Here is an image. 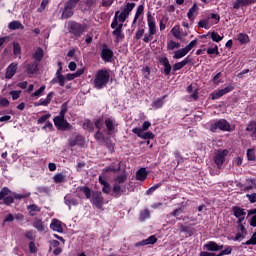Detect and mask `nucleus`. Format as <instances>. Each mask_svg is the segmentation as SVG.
<instances>
[{
	"mask_svg": "<svg viewBox=\"0 0 256 256\" xmlns=\"http://www.w3.org/2000/svg\"><path fill=\"white\" fill-rule=\"evenodd\" d=\"M111 81V73L107 69H100L96 72L93 79L94 89H105Z\"/></svg>",
	"mask_w": 256,
	"mask_h": 256,
	"instance_id": "nucleus-1",
	"label": "nucleus"
},
{
	"mask_svg": "<svg viewBox=\"0 0 256 256\" xmlns=\"http://www.w3.org/2000/svg\"><path fill=\"white\" fill-rule=\"evenodd\" d=\"M149 127H151V122L145 121L142 128H134L132 129V133H135L140 139H153V137H155L153 132H146Z\"/></svg>",
	"mask_w": 256,
	"mask_h": 256,
	"instance_id": "nucleus-2",
	"label": "nucleus"
},
{
	"mask_svg": "<svg viewBox=\"0 0 256 256\" xmlns=\"http://www.w3.org/2000/svg\"><path fill=\"white\" fill-rule=\"evenodd\" d=\"M135 9V3H127L126 6L122 9V12L116 11L114 19L119 21V23H125L129 13Z\"/></svg>",
	"mask_w": 256,
	"mask_h": 256,
	"instance_id": "nucleus-3",
	"label": "nucleus"
},
{
	"mask_svg": "<svg viewBox=\"0 0 256 256\" xmlns=\"http://www.w3.org/2000/svg\"><path fill=\"white\" fill-rule=\"evenodd\" d=\"M218 129H220V131H231L233 128H231V124H229L227 120L221 119L210 125V131L213 133H215Z\"/></svg>",
	"mask_w": 256,
	"mask_h": 256,
	"instance_id": "nucleus-4",
	"label": "nucleus"
},
{
	"mask_svg": "<svg viewBox=\"0 0 256 256\" xmlns=\"http://www.w3.org/2000/svg\"><path fill=\"white\" fill-rule=\"evenodd\" d=\"M54 125L59 129L60 131H67L71 129V124L65 120V116H56L54 118Z\"/></svg>",
	"mask_w": 256,
	"mask_h": 256,
	"instance_id": "nucleus-5",
	"label": "nucleus"
},
{
	"mask_svg": "<svg viewBox=\"0 0 256 256\" xmlns=\"http://www.w3.org/2000/svg\"><path fill=\"white\" fill-rule=\"evenodd\" d=\"M195 45H197V40H193L185 48L177 50L174 53V59H183V57H185V55H187V53H189V51H191Z\"/></svg>",
	"mask_w": 256,
	"mask_h": 256,
	"instance_id": "nucleus-6",
	"label": "nucleus"
},
{
	"mask_svg": "<svg viewBox=\"0 0 256 256\" xmlns=\"http://www.w3.org/2000/svg\"><path fill=\"white\" fill-rule=\"evenodd\" d=\"M112 29H114V31L112 32L113 35L116 37L117 41H119L120 39H123V33H122V29H123V22H119V20L114 19L112 24H111Z\"/></svg>",
	"mask_w": 256,
	"mask_h": 256,
	"instance_id": "nucleus-7",
	"label": "nucleus"
},
{
	"mask_svg": "<svg viewBox=\"0 0 256 256\" xmlns=\"http://www.w3.org/2000/svg\"><path fill=\"white\" fill-rule=\"evenodd\" d=\"M127 191V186L124 184H113L112 187V197H115L116 199H119L123 193H126Z\"/></svg>",
	"mask_w": 256,
	"mask_h": 256,
	"instance_id": "nucleus-8",
	"label": "nucleus"
},
{
	"mask_svg": "<svg viewBox=\"0 0 256 256\" xmlns=\"http://www.w3.org/2000/svg\"><path fill=\"white\" fill-rule=\"evenodd\" d=\"M231 91H233V85L230 84V85L226 86L225 88L214 91L211 94V98L213 100L221 99V97H223V95H227V93H231Z\"/></svg>",
	"mask_w": 256,
	"mask_h": 256,
	"instance_id": "nucleus-9",
	"label": "nucleus"
},
{
	"mask_svg": "<svg viewBox=\"0 0 256 256\" xmlns=\"http://www.w3.org/2000/svg\"><path fill=\"white\" fill-rule=\"evenodd\" d=\"M229 154V151L227 150H219L215 157L214 162L216 163L217 167H221L223 163H225V156Z\"/></svg>",
	"mask_w": 256,
	"mask_h": 256,
	"instance_id": "nucleus-10",
	"label": "nucleus"
},
{
	"mask_svg": "<svg viewBox=\"0 0 256 256\" xmlns=\"http://www.w3.org/2000/svg\"><path fill=\"white\" fill-rule=\"evenodd\" d=\"M92 203L97 207V209H101L103 207V203H105V200L103 199V195L101 192H95L92 196Z\"/></svg>",
	"mask_w": 256,
	"mask_h": 256,
	"instance_id": "nucleus-11",
	"label": "nucleus"
},
{
	"mask_svg": "<svg viewBox=\"0 0 256 256\" xmlns=\"http://www.w3.org/2000/svg\"><path fill=\"white\" fill-rule=\"evenodd\" d=\"M147 23L149 32L151 35H155V33H157V24L155 23V17H153L151 13L147 14Z\"/></svg>",
	"mask_w": 256,
	"mask_h": 256,
	"instance_id": "nucleus-12",
	"label": "nucleus"
},
{
	"mask_svg": "<svg viewBox=\"0 0 256 256\" xmlns=\"http://www.w3.org/2000/svg\"><path fill=\"white\" fill-rule=\"evenodd\" d=\"M233 213H234V216L238 219L239 225H243V221H245V215H246L245 210L239 207H234Z\"/></svg>",
	"mask_w": 256,
	"mask_h": 256,
	"instance_id": "nucleus-13",
	"label": "nucleus"
},
{
	"mask_svg": "<svg viewBox=\"0 0 256 256\" xmlns=\"http://www.w3.org/2000/svg\"><path fill=\"white\" fill-rule=\"evenodd\" d=\"M59 69L56 72V79L52 80V83H59L60 87H63L65 85V76L61 74V71L63 70V67L61 66V62H59Z\"/></svg>",
	"mask_w": 256,
	"mask_h": 256,
	"instance_id": "nucleus-14",
	"label": "nucleus"
},
{
	"mask_svg": "<svg viewBox=\"0 0 256 256\" xmlns=\"http://www.w3.org/2000/svg\"><path fill=\"white\" fill-rule=\"evenodd\" d=\"M252 186L247 187V191H253L252 194H247L246 197L249 199L250 203H256V182L255 180H250ZM255 190V191H254Z\"/></svg>",
	"mask_w": 256,
	"mask_h": 256,
	"instance_id": "nucleus-15",
	"label": "nucleus"
},
{
	"mask_svg": "<svg viewBox=\"0 0 256 256\" xmlns=\"http://www.w3.org/2000/svg\"><path fill=\"white\" fill-rule=\"evenodd\" d=\"M105 125L107 128V132L109 135H112V133H115L117 129V122L114 119L108 118L105 120Z\"/></svg>",
	"mask_w": 256,
	"mask_h": 256,
	"instance_id": "nucleus-16",
	"label": "nucleus"
},
{
	"mask_svg": "<svg viewBox=\"0 0 256 256\" xmlns=\"http://www.w3.org/2000/svg\"><path fill=\"white\" fill-rule=\"evenodd\" d=\"M203 247L206 251H212V252L221 251V249H223V245H218L216 242H213V241H210L204 244Z\"/></svg>",
	"mask_w": 256,
	"mask_h": 256,
	"instance_id": "nucleus-17",
	"label": "nucleus"
},
{
	"mask_svg": "<svg viewBox=\"0 0 256 256\" xmlns=\"http://www.w3.org/2000/svg\"><path fill=\"white\" fill-rule=\"evenodd\" d=\"M50 229L56 233H63V223H61V221L58 219H52Z\"/></svg>",
	"mask_w": 256,
	"mask_h": 256,
	"instance_id": "nucleus-18",
	"label": "nucleus"
},
{
	"mask_svg": "<svg viewBox=\"0 0 256 256\" xmlns=\"http://www.w3.org/2000/svg\"><path fill=\"white\" fill-rule=\"evenodd\" d=\"M15 73H17V63H11L6 69L5 78L13 79Z\"/></svg>",
	"mask_w": 256,
	"mask_h": 256,
	"instance_id": "nucleus-19",
	"label": "nucleus"
},
{
	"mask_svg": "<svg viewBox=\"0 0 256 256\" xmlns=\"http://www.w3.org/2000/svg\"><path fill=\"white\" fill-rule=\"evenodd\" d=\"M159 61L164 67L165 75H169L171 73V64L169 63V59L165 56H161L159 57Z\"/></svg>",
	"mask_w": 256,
	"mask_h": 256,
	"instance_id": "nucleus-20",
	"label": "nucleus"
},
{
	"mask_svg": "<svg viewBox=\"0 0 256 256\" xmlns=\"http://www.w3.org/2000/svg\"><path fill=\"white\" fill-rule=\"evenodd\" d=\"M112 58H113V51H111V49H109L107 46H103L102 59H104V61H107L109 63Z\"/></svg>",
	"mask_w": 256,
	"mask_h": 256,
	"instance_id": "nucleus-21",
	"label": "nucleus"
},
{
	"mask_svg": "<svg viewBox=\"0 0 256 256\" xmlns=\"http://www.w3.org/2000/svg\"><path fill=\"white\" fill-rule=\"evenodd\" d=\"M199 13V7L197 4H194L193 7L188 11L187 17L190 21H194Z\"/></svg>",
	"mask_w": 256,
	"mask_h": 256,
	"instance_id": "nucleus-22",
	"label": "nucleus"
},
{
	"mask_svg": "<svg viewBox=\"0 0 256 256\" xmlns=\"http://www.w3.org/2000/svg\"><path fill=\"white\" fill-rule=\"evenodd\" d=\"M33 227L37 229V231H45V222L39 218L34 219Z\"/></svg>",
	"mask_w": 256,
	"mask_h": 256,
	"instance_id": "nucleus-23",
	"label": "nucleus"
},
{
	"mask_svg": "<svg viewBox=\"0 0 256 256\" xmlns=\"http://www.w3.org/2000/svg\"><path fill=\"white\" fill-rule=\"evenodd\" d=\"M27 73L30 75H33L34 73H37V68L39 67V63L37 61H34L30 64H27Z\"/></svg>",
	"mask_w": 256,
	"mask_h": 256,
	"instance_id": "nucleus-24",
	"label": "nucleus"
},
{
	"mask_svg": "<svg viewBox=\"0 0 256 256\" xmlns=\"http://www.w3.org/2000/svg\"><path fill=\"white\" fill-rule=\"evenodd\" d=\"M70 145L71 147H75V145H78L79 147H83V136H76L74 138H71Z\"/></svg>",
	"mask_w": 256,
	"mask_h": 256,
	"instance_id": "nucleus-25",
	"label": "nucleus"
},
{
	"mask_svg": "<svg viewBox=\"0 0 256 256\" xmlns=\"http://www.w3.org/2000/svg\"><path fill=\"white\" fill-rule=\"evenodd\" d=\"M27 209H28L29 215H31L32 217H35V215H37V213L41 211V208L35 204L27 206Z\"/></svg>",
	"mask_w": 256,
	"mask_h": 256,
	"instance_id": "nucleus-26",
	"label": "nucleus"
},
{
	"mask_svg": "<svg viewBox=\"0 0 256 256\" xmlns=\"http://www.w3.org/2000/svg\"><path fill=\"white\" fill-rule=\"evenodd\" d=\"M136 179L137 181H145V179H147V170L145 168H141L137 171Z\"/></svg>",
	"mask_w": 256,
	"mask_h": 256,
	"instance_id": "nucleus-27",
	"label": "nucleus"
},
{
	"mask_svg": "<svg viewBox=\"0 0 256 256\" xmlns=\"http://www.w3.org/2000/svg\"><path fill=\"white\" fill-rule=\"evenodd\" d=\"M211 25H213V23L210 22L209 17L207 19L200 20L198 23V27H201L202 29H211Z\"/></svg>",
	"mask_w": 256,
	"mask_h": 256,
	"instance_id": "nucleus-28",
	"label": "nucleus"
},
{
	"mask_svg": "<svg viewBox=\"0 0 256 256\" xmlns=\"http://www.w3.org/2000/svg\"><path fill=\"white\" fill-rule=\"evenodd\" d=\"M155 243H157V238L155 236H150L139 242L138 245H155Z\"/></svg>",
	"mask_w": 256,
	"mask_h": 256,
	"instance_id": "nucleus-29",
	"label": "nucleus"
},
{
	"mask_svg": "<svg viewBox=\"0 0 256 256\" xmlns=\"http://www.w3.org/2000/svg\"><path fill=\"white\" fill-rule=\"evenodd\" d=\"M207 35H210V38L214 43H219V41H223V35H219V33L213 31L209 32Z\"/></svg>",
	"mask_w": 256,
	"mask_h": 256,
	"instance_id": "nucleus-30",
	"label": "nucleus"
},
{
	"mask_svg": "<svg viewBox=\"0 0 256 256\" xmlns=\"http://www.w3.org/2000/svg\"><path fill=\"white\" fill-rule=\"evenodd\" d=\"M44 56H45V53L39 47L36 49V51L33 54V58L35 59L36 63L37 61H41V59H43Z\"/></svg>",
	"mask_w": 256,
	"mask_h": 256,
	"instance_id": "nucleus-31",
	"label": "nucleus"
},
{
	"mask_svg": "<svg viewBox=\"0 0 256 256\" xmlns=\"http://www.w3.org/2000/svg\"><path fill=\"white\" fill-rule=\"evenodd\" d=\"M240 232L236 235L235 241H241V239H245V226L243 224L239 225Z\"/></svg>",
	"mask_w": 256,
	"mask_h": 256,
	"instance_id": "nucleus-32",
	"label": "nucleus"
},
{
	"mask_svg": "<svg viewBox=\"0 0 256 256\" xmlns=\"http://www.w3.org/2000/svg\"><path fill=\"white\" fill-rule=\"evenodd\" d=\"M187 63H189V60L184 59L181 62L174 64L173 71H179L180 69H183V67H185V65H187Z\"/></svg>",
	"mask_w": 256,
	"mask_h": 256,
	"instance_id": "nucleus-33",
	"label": "nucleus"
},
{
	"mask_svg": "<svg viewBox=\"0 0 256 256\" xmlns=\"http://www.w3.org/2000/svg\"><path fill=\"white\" fill-rule=\"evenodd\" d=\"M62 17H65L66 19H69V17H73V8L67 7V4H65V9L62 13Z\"/></svg>",
	"mask_w": 256,
	"mask_h": 256,
	"instance_id": "nucleus-34",
	"label": "nucleus"
},
{
	"mask_svg": "<svg viewBox=\"0 0 256 256\" xmlns=\"http://www.w3.org/2000/svg\"><path fill=\"white\" fill-rule=\"evenodd\" d=\"M144 10H145V7L143 5L138 6L133 23H137V19H139V17H141V15H143Z\"/></svg>",
	"mask_w": 256,
	"mask_h": 256,
	"instance_id": "nucleus-35",
	"label": "nucleus"
},
{
	"mask_svg": "<svg viewBox=\"0 0 256 256\" xmlns=\"http://www.w3.org/2000/svg\"><path fill=\"white\" fill-rule=\"evenodd\" d=\"M179 47H181V44L173 40H170L167 44V49H169L170 51H173V49H179Z\"/></svg>",
	"mask_w": 256,
	"mask_h": 256,
	"instance_id": "nucleus-36",
	"label": "nucleus"
},
{
	"mask_svg": "<svg viewBox=\"0 0 256 256\" xmlns=\"http://www.w3.org/2000/svg\"><path fill=\"white\" fill-rule=\"evenodd\" d=\"M167 96H163V98H158L153 102V107L155 109H161L163 107V99H165Z\"/></svg>",
	"mask_w": 256,
	"mask_h": 256,
	"instance_id": "nucleus-37",
	"label": "nucleus"
},
{
	"mask_svg": "<svg viewBox=\"0 0 256 256\" xmlns=\"http://www.w3.org/2000/svg\"><path fill=\"white\" fill-rule=\"evenodd\" d=\"M248 215H253L250 221L251 227H256V209L248 211Z\"/></svg>",
	"mask_w": 256,
	"mask_h": 256,
	"instance_id": "nucleus-38",
	"label": "nucleus"
},
{
	"mask_svg": "<svg viewBox=\"0 0 256 256\" xmlns=\"http://www.w3.org/2000/svg\"><path fill=\"white\" fill-rule=\"evenodd\" d=\"M171 33L176 39H181V30H179V26H174L171 29Z\"/></svg>",
	"mask_w": 256,
	"mask_h": 256,
	"instance_id": "nucleus-39",
	"label": "nucleus"
},
{
	"mask_svg": "<svg viewBox=\"0 0 256 256\" xmlns=\"http://www.w3.org/2000/svg\"><path fill=\"white\" fill-rule=\"evenodd\" d=\"M65 204L69 207V209H71V207L78 205V202L73 198L69 199L68 197H65Z\"/></svg>",
	"mask_w": 256,
	"mask_h": 256,
	"instance_id": "nucleus-40",
	"label": "nucleus"
},
{
	"mask_svg": "<svg viewBox=\"0 0 256 256\" xmlns=\"http://www.w3.org/2000/svg\"><path fill=\"white\" fill-rule=\"evenodd\" d=\"M9 29L15 31V29H23V25L19 21H13L9 24Z\"/></svg>",
	"mask_w": 256,
	"mask_h": 256,
	"instance_id": "nucleus-41",
	"label": "nucleus"
},
{
	"mask_svg": "<svg viewBox=\"0 0 256 256\" xmlns=\"http://www.w3.org/2000/svg\"><path fill=\"white\" fill-rule=\"evenodd\" d=\"M149 217H151V212L149 209H145L140 213L141 221H145V219H149Z\"/></svg>",
	"mask_w": 256,
	"mask_h": 256,
	"instance_id": "nucleus-42",
	"label": "nucleus"
},
{
	"mask_svg": "<svg viewBox=\"0 0 256 256\" xmlns=\"http://www.w3.org/2000/svg\"><path fill=\"white\" fill-rule=\"evenodd\" d=\"M53 179H54L55 183H64L65 182V175H63L62 173L56 174L53 177Z\"/></svg>",
	"mask_w": 256,
	"mask_h": 256,
	"instance_id": "nucleus-43",
	"label": "nucleus"
},
{
	"mask_svg": "<svg viewBox=\"0 0 256 256\" xmlns=\"http://www.w3.org/2000/svg\"><path fill=\"white\" fill-rule=\"evenodd\" d=\"M246 131H250V133H253L254 137H256V123L252 122L246 127Z\"/></svg>",
	"mask_w": 256,
	"mask_h": 256,
	"instance_id": "nucleus-44",
	"label": "nucleus"
},
{
	"mask_svg": "<svg viewBox=\"0 0 256 256\" xmlns=\"http://www.w3.org/2000/svg\"><path fill=\"white\" fill-rule=\"evenodd\" d=\"M44 91H45V85L41 86L38 90H36L32 94V97H35L36 99H38V97H41V95L43 94Z\"/></svg>",
	"mask_w": 256,
	"mask_h": 256,
	"instance_id": "nucleus-45",
	"label": "nucleus"
},
{
	"mask_svg": "<svg viewBox=\"0 0 256 256\" xmlns=\"http://www.w3.org/2000/svg\"><path fill=\"white\" fill-rule=\"evenodd\" d=\"M13 54L16 56L21 55V46L19 45V43H13Z\"/></svg>",
	"mask_w": 256,
	"mask_h": 256,
	"instance_id": "nucleus-46",
	"label": "nucleus"
},
{
	"mask_svg": "<svg viewBox=\"0 0 256 256\" xmlns=\"http://www.w3.org/2000/svg\"><path fill=\"white\" fill-rule=\"evenodd\" d=\"M208 55H219V47L215 45L213 48L207 49Z\"/></svg>",
	"mask_w": 256,
	"mask_h": 256,
	"instance_id": "nucleus-47",
	"label": "nucleus"
},
{
	"mask_svg": "<svg viewBox=\"0 0 256 256\" xmlns=\"http://www.w3.org/2000/svg\"><path fill=\"white\" fill-rule=\"evenodd\" d=\"M238 41H240V43H249V36H247V34H239Z\"/></svg>",
	"mask_w": 256,
	"mask_h": 256,
	"instance_id": "nucleus-48",
	"label": "nucleus"
},
{
	"mask_svg": "<svg viewBox=\"0 0 256 256\" xmlns=\"http://www.w3.org/2000/svg\"><path fill=\"white\" fill-rule=\"evenodd\" d=\"M10 95L12 96L13 101H17V99L21 97V90L11 91Z\"/></svg>",
	"mask_w": 256,
	"mask_h": 256,
	"instance_id": "nucleus-49",
	"label": "nucleus"
},
{
	"mask_svg": "<svg viewBox=\"0 0 256 256\" xmlns=\"http://www.w3.org/2000/svg\"><path fill=\"white\" fill-rule=\"evenodd\" d=\"M127 177L125 175H120L115 179V183H117V185H123V183H125Z\"/></svg>",
	"mask_w": 256,
	"mask_h": 256,
	"instance_id": "nucleus-50",
	"label": "nucleus"
},
{
	"mask_svg": "<svg viewBox=\"0 0 256 256\" xmlns=\"http://www.w3.org/2000/svg\"><path fill=\"white\" fill-rule=\"evenodd\" d=\"M49 103H51L49 100L46 99H40V101L38 103H35V107H39L40 105H42L43 107H47V105H49Z\"/></svg>",
	"mask_w": 256,
	"mask_h": 256,
	"instance_id": "nucleus-51",
	"label": "nucleus"
},
{
	"mask_svg": "<svg viewBox=\"0 0 256 256\" xmlns=\"http://www.w3.org/2000/svg\"><path fill=\"white\" fill-rule=\"evenodd\" d=\"M159 187H161V183H158V184L152 186L150 189H148L146 191V195H151V193H154L155 191H157V189H159Z\"/></svg>",
	"mask_w": 256,
	"mask_h": 256,
	"instance_id": "nucleus-52",
	"label": "nucleus"
},
{
	"mask_svg": "<svg viewBox=\"0 0 256 256\" xmlns=\"http://www.w3.org/2000/svg\"><path fill=\"white\" fill-rule=\"evenodd\" d=\"M102 192L105 193V195H109L111 193V185L109 183H106L102 186Z\"/></svg>",
	"mask_w": 256,
	"mask_h": 256,
	"instance_id": "nucleus-53",
	"label": "nucleus"
},
{
	"mask_svg": "<svg viewBox=\"0 0 256 256\" xmlns=\"http://www.w3.org/2000/svg\"><path fill=\"white\" fill-rule=\"evenodd\" d=\"M247 157L249 161H255V152L253 151V149H248Z\"/></svg>",
	"mask_w": 256,
	"mask_h": 256,
	"instance_id": "nucleus-54",
	"label": "nucleus"
},
{
	"mask_svg": "<svg viewBox=\"0 0 256 256\" xmlns=\"http://www.w3.org/2000/svg\"><path fill=\"white\" fill-rule=\"evenodd\" d=\"M153 35H155V34H151V32L146 33L144 35L143 42L144 43H149V41H152L153 40Z\"/></svg>",
	"mask_w": 256,
	"mask_h": 256,
	"instance_id": "nucleus-55",
	"label": "nucleus"
},
{
	"mask_svg": "<svg viewBox=\"0 0 256 256\" xmlns=\"http://www.w3.org/2000/svg\"><path fill=\"white\" fill-rule=\"evenodd\" d=\"M6 195H9V188L4 187L1 191H0V201L1 199H4V197Z\"/></svg>",
	"mask_w": 256,
	"mask_h": 256,
	"instance_id": "nucleus-56",
	"label": "nucleus"
},
{
	"mask_svg": "<svg viewBox=\"0 0 256 256\" xmlns=\"http://www.w3.org/2000/svg\"><path fill=\"white\" fill-rule=\"evenodd\" d=\"M6 195H9V188L4 187L1 191H0V201L1 199H4V197Z\"/></svg>",
	"mask_w": 256,
	"mask_h": 256,
	"instance_id": "nucleus-57",
	"label": "nucleus"
},
{
	"mask_svg": "<svg viewBox=\"0 0 256 256\" xmlns=\"http://www.w3.org/2000/svg\"><path fill=\"white\" fill-rule=\"evenodd\" d=\"M245 245H256V233H254L250 240L245 242Z\"/></svg>",
	"mask_w": 256,
	"mask_h": 256,
	"instance_id": "nucleus-58",
	"label": "nucleus"
},
{
	"mask_svg": "<svg viewBox=\"0 0 256 256\" xmlns=\"http://www.w3.org/2000/svg\"><path fill=\"white\" fill-rule=\"evenodd\" d=\"M79 3V0H69L66 5L68 8L74 9V7Z\"/></svg>",
	"mask_w": 256,
	"mask_h": 256,
	"instance_id": "nucleus-59",
	"label": "nucleus"
},
{
	"mask_svg": "<svg viewBox=\"0 0 256 256\" xmlns=\"http://www.w3.org/2000/svg\"><path fill=\"white\" fill-rule=\"evenodd\" d=\"M0 107H9V100L7 98H0Z\"/></svg>",
	"mask_w": 256,
	"mask_h": 256,
	"instance_id": "nucleus-60",
	"label": "nucleus"
},
{
	"mask_svg": "<svg viewBox=\"0 0 256 256\" xmlns=\"http://www.w3.org/2000/svg\"><path fill=\"white\" fill-rule=\"evenodd\" d=\"M231 251H232L231 247L228 246L226 249L222 250L218 255L220 256L231 255Z\"/></svg>",
	"mask_w": 256,
	"mask_h": 256,
	"instance_id": "nucleus-61",
	"label": "nucleus"
},
{
	"mask_svg": "<svg viewBox=\"0 0 256 256\" xmlns=\"http://www.w3.org/2000/svg\"><path fill=\"white\" fill-rule=\"evenodd\" d=\"M49 117H51V114H45L44 116L40 117L38 119V124L45 123V121H47V119H49Z\"/></svg>",
	"mask_w": 256,
	"mask_h": 256,
	"instance_id": "nucleus-62",
	"label": "nucleus"
},
{
	"mask_svg": "<svg viewBox=\"0 0 256 256\" xmlns=\"http://www.w3.org/2000/svg\"><path fill=\"white\" fill-rule=\"evenodd\" d=\"M13 201H14L13 196H7L6 198H4L5 205H11V203H13Z\"/></svg>",
	"mask_w": 256,
	"mask_h": 256,
	"instance_id": "nucleus-63",
	"label": "nucleus"
},
{
	"mask_svg": "<svg viewBox=\"0 0 256 256\" xmlns=\"http://www.w3.org/2000/svg\"><path fill=\"white\" fill-rule=\"evenodd\" d=\"M200 256H221V255H218V254L216 255L215 253L203 251V252H200Z\"/></svg>",
	"mask_w": 256,
	"mask_h": 256,
	"instance_id": "nucleus-64",
	"label": "nucleus"
}]
</instances>
